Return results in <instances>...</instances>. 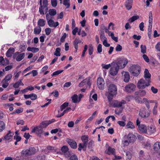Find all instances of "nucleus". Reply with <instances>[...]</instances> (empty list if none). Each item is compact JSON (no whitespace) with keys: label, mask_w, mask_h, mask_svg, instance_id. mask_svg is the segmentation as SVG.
Listing matches in <instances>:
<instances>
[{"label":"nucleus","mask_w":160,"mask_h":160,"mask_svg":"<svg viewBox=\"0 0 160 160\" xmlns=\"http://www.w3.org/2000/svg\"><path fill=\"white\" fill-rule=\"evenodd\" d=\"M117 88L116 85L110 84L108 87V92H106V95L109 102L112 101L113 97L117 93Z\"/></svg>","instance_id":"f257e3e1"},{"label":"nucleus","mask_w":160,"mask_h":160,"mask_svg":"<svg viewBox=\"0 0 160 160\" xmlns=\"http://www.w3.org/2000/svg\"><path fill=\"white\" fill-rule=\"evenodd\" d=\"M40 7L39 8V12L41 15H44V9L46 11V12H48V1L47 0H43L42 4V0H40Z\"/></svg>","instance_id":"f03ea898"},{"label":"nucleus","mask_w":160,"mask_h":160,"mask_svg":"<svg viewBox=\"0 0 160 160\" xmlns=\"http://www.w3.org/2000/svg\"><path fill=\"white\" fill-rule=\"evenodd\" d=\"M140 67L138 65H133L129 69L130 72L134 76H138L140 73Z\"/></svg>","instance_id":"7ed1b4c3"},{"label":"nucleus","mask_w":160,"mask_h":160,"mask_svg":"<svg viewBox=\"0 0 160 160\" xmlns=\"http://www.w3.org/2000/svg\"><path fill=\"white\" fill-rule=\"evenodd\" d=\"M150 82L149 80H146L145 79H141L138 81L137 87L140 89H144L146 87L150 85Z\"/></svg>","instance_id":"20e7f679"},{"label":"nucleus","mask_w":160,"mask_h":160,"mask_svg":"<svg viewBox=\"0 0 160 160\" xmlns=\"http://www.w3.org/2000/svg\"><path fill=\"white\" fill-rule=\"evenodd\" d=\"M111 67L110 70V73L112 76H115L118 73L119 68L117 64L114 62L111 63Z\"/></svg>","instance_id":"39448f33"},{"label":"nucleus","mask_w":160,"mask_h":160,"mask_svg":"<svg viewBox=\"0 0 160 160\" xmlns=\"http://www.w3.org/2000/svg\"><path fill=\"white\" fill-rule=\"evenodd\" d=\"M36 152L35 148L33 147H30L26 150H23L22 152V154L25 156H28L33 154Z\"/></svg>","instance_id":"423d86ee"},{"label":"nucleus","mask_w":160,"mask_h":160,"mask_svg":"<svg viewBox=\"0 0 160 160\" xmlns=\"http://www.w3.org/2000/svg\"><path fill=\"white\" fill-rule=\"evenodd\" d=\"M128 62V60L127 59L123 58L118 59L117 62L116 63V64H117V66H118L119 68H122L125 67Z\"/></svg>","instance_id":"0eeeda50"},{"label":"nucleus","mask_w":160,"mask_h":160,"mask_svg":"<svg viewBox=\"0 0 160 160\" xmlns=\"http://www.w3.org/2000/svg\"><path fill=\"white\" fill-rule=\"evenodd\" d=\"M25 56V53H20L19 52H16L13 56V58H15L17 61H20L22 60L24 58Z\"/></svg>","instance_id":"6e6552de"},{"label":"nucleus","mask_w":160,"mask_h":160,"mask_svg":"<svg viewBox=\"0 0 160 160\" xmlns=\"http://www.w3.org/2000/svg\"><path fill=\"white\" fill-rule=\"evenodd\" d=\"M136 88L135 85L133 83H129L125 87L124 91L127 92H133Z\"/></svg>","instance_id":"1a4fd4ad"},{"label":"nucleus","mask_w":160,"mask_h":160,"mask_svg":"<svg viewBox=\"0 0 160 160\" xmlns=\"http://www.w3.org/2000/svg\"><path fill=\"white\" fill-rule=\"evenodd\" d=\"M42 129L39 126L36 127L32 129L31 132L35 133L36 134H37L38 136L41 137V134L43 132Z\"/></svg>","instance_id":"9d476101"},{"label":"nucleus","mask_w":160,"mask_h":160,"mask_svg":"<svg viewBox=\"0 0 160 160\" xmlns=\"http://www.w3.org/2000/svg\"><path fill=\"white\" fill-rule=\"evenodd\" d=\"M97 85L100 89H103L104 87V82L103 79L102 78H99L97 79Z\"/></svg>","instance_id":"9b49d317"},{"label":"nucleus","mask_w":160,"mask_h":160,"mask_svg":"<svg viewBox=\"0 0 160 160\" xmlns=\"http://www.w3.org/2000/svg\"><path fill=\"white\" fill-rule=\"evenodd\" d=\"M139 114L141 117L142 118H147L149 116V113L148 112H146V109L145 108L140 110Z\"/></svg>","instance_id":"f8f14e48"},{"label":"nucleus","mask_w":160,"mask_h":160,"mask_svg":"<svg viewBox=\"0 0 160 160\" xmlns=\"http://www.w3.org/2000/svg\"><path fill=\"white\" fill-rule=\"evenodd\" d=\"M61 150L66 157H69L70 154L68 151V148L67 146H63L61 148Z\"/></svg>","instance_id":"ddd939ff"},{"label":"nucleus","mask_w":160,"mask_h":160,"mask_svg":"<svg viewBox=\"0 0 160 160\" xmlns=\"http://www.w3.org/2000/svg\"><path fill=\"white\" fill-rule=\"evenodd\" d=\"M122 74L123 76L124 81L126 82H128L130 79V76L129 73L123 71L122 72Z\"/></svg>","instance_id":"4468645a"},{"label":"nucleus","mask_w":160,"mask_h":160,"mask_svg":"<svg viewBox=\"0 0 160 160\" xmlns=\"http://www.w3.org/2000/svg\"><path fill=\"white\" fill-rule=\"evenodd\" d=\"M136 138V136L131 133H129L127 136V139L129 141V142L133 143L134 142Z\"/></svg>","instance_id":"2eb2a0df"},{"label":"nucleus","mask_w":160,"mask_h":160,"mask_svg":"<svg viewBox=\"0 0 160 160\" xmlns=\"http://www.w3.org/2000/svg\"><path fill=\"white\" fill-rule=\"evenodd\" d=\"M126 103V102L124 100H122L121 102L115 101L113 102V107L114 108L121 107L122 104H125Z\"/></svg>","instance_id":"dca6fc26"},{"label":"nucleus","mask_w":160,"mask_h":160,"mask_svg":"<svg viewBox=\"0 0 160 160\" xmlns=\"http://www.w3.org/2000/svg\"><path fill=\"white\" fill-rule=\"evenodd\" d=\"M48 24L49 27H51L56 28L59 25V23L58 22H54V21L50 19L47 22Z\"/></svg>","instance_id":"f3484780"},{"label":"nucleus","mask_w":160,"mask_h":160,"mask_svg":"<svg viewBox=\"0 0 160 160\" xmlns=\"http://www.w3.org/2000/svg\"><path fill=\"white\" fill-rule=\"evenodd\" d=\"M67 141L72 148L75 149L77 148V144L75 141L72 139H69L67 140Z\"/></svg>","instance_id":"a211bd4d"},{"label":"nucleus","mask_w":160,"mask_h":160,"mask_svg":"<svg viewBox=\"0 0 160 160\" xmlns=\"http://www.w3.org/2000/svg\"><path fill=\"white\" fill-rule=\"evenodd\" d=\"M138 130L141 132L146 133L147 132V128L146 125L142 124L138 128Z\"/></svg>","instance_id":"6ab92c4d"},{"label":"nucleus","mask_w":160,"mask_h":160,"mask_svg":"<svg viewBox=\"0 0 160 160\" xmlns=\"http://www.w3.org/2000/svg\"><path fill=\"white\" fill-rule=\"evenodd\" d=\"M144 77L146 80H149V81L151 82L150 78L151 75L149 72L148 70L147 69H145L144 72Z\"/></svg>","instance_id":"aec40b11"},{"label":"nucleus","mask_w":160,"mask_h":160,"mask_svg":"<svg viewBox=\"0 0 160 160\" xmlns=\"http://www.w3.org/2000/svg\"><path fill=\"white\" fill-rule=\"evenodd\" d=\"M132 0H127L125 3V6L127 9L128 10H130L132 8Z\"/></svg>","instance_id":"412c9836"},{"label":"nucleus","mask_w":160,"mask_h":160,"mask_svg":"<svg viewBox=\"0 0 160 160\" xmlns=\"http://www.w3.org/2000/svg\"><path fill=\"white\" fill-rule=\"evenodd\" d=\"M15 52V49L13 48H10L6 53V56L8 58H10Z\"/></svg>","instance_id":"4be33fe9"},{"label":"nucleus","mask_w":160,"mask_h":160,"mask_svg":"<svg viewBox=\"0 0 160 160\" xmlns=\"http://www.w3.org/2000/svg\"><path fill=\"white\" fill-rule=\"evenodd\" d=\"M147 131L149 134L153 133L156 131V128L155 126L153 125L150 126L147 128Z\"/></svg>","instance_id":"5701e85b"},{"label":"nucleus","mask_w":160,"mask_h":160,"mask_svg":"<svg viewBox=\"0 0 160 160\" xmlns=\"http://www.w3.org/2000/svg\"><path fill=\"white\" fill-rule=\"evenodd\" d=\"M146 94V92L144 90H140L135 92V94L136 95L141 97L144 96Z\"/></svg>","instance_id":"b1692460"},{"label":"nucleus","mask_w":160,"mask_h":160,"mask_svg":"<svg viewBox=\"0 0 160 160\" xmlns=\"http://www.w3.org/2000/svg\"><path fill=\"white\" fill-rule=\"evenodd\" d=\"M14 135L13 132L9 131L8 132L4 137V139L6 140H9L12 138V136Z\"/></svg>","instance_id":"393cba45"},{"label":"nucleus","mask_w":160,"mask_h":160,"mask_svg":"<svg viewBox=\"0 0 160 160\" xmlns=\"http://www.w3.org/2000/svg\"><path fill=\"white\" fill-rule=\"evenodd\" d=\"M81 42V41L78 38H76L73 42V44L74 46V48L77 51L78 49V44L80 43Z\"/></svg>","instance_id":"a878e982"},{"label":"nucleus","mask_w":160,"mask_h":160,"mask_svg":"<svg viewBox=\"0 0 160 160\" xmlns=\"http://www.w3.org/2000/svg\"><path fill=\"white\" fill-rule=\"evenodd\" d=\"M46 21L43 19H39L38 22V25L39 27H42L45 26Z\"/></svg>","instance_id":"bb28decb"},{"label":"nucleus","mask_w":160,"mask_h":160,"mask_svg":"<svg viewBox=\"0 0 160 160\" xmlns=\"http://www.w3.org/2000/svg\"><path fill=\"white\" fill-rule=\"evenodd\" d=\"M48 125L49 123L48 122V121H45L42 122L39 126L42 129L46 128Z\"/></svg>","instance_id":"cd10ccee"},{"label":"nucleus","mask_w":160,"mask_h":160,"mask_svg":"<svg viewBox=\"0 0 160 160\" xmlns=\"http://www.w3.org/2000/svg\"><path fill=\"white\" fill-rule=\"evenodd\" d=\"M12 75L11 74H9L7 75L4 79L2 80V82H7L9 81L12 78Z\"/></svg>","instance_id":"c85d7f7f"},{"label":"nucleus","mask_w":160,"mask_h":160,"mask_svg":"<svg viewBox=\"0 0 160 160\" xmlns=\"http://www.w3.org/2000/svg\"><path fill=\"white\" fill-rule=\"evenodd\" d=\"M39 50V49L38 48L34 47H28L27 48V50L28 51H31L33 53H35L38 52Z\"/></svg>","instance_id":"c756f323"},{"label":"nucleus","mask_w":160,"mask_h":160,"mask_svg":"<svg viewBox=\"0 0 160 160\" xmlns=\"http://www.w3.org/2000/svg\"><path fill=\"white\" fill-rule=\"evenodd\" d=\"M41 28L40 27H36L34 29V33L35 34H39L41 31Z\"/></svg>","instance_id":"7c9ffc66"},{"label":"nucleus","mask_w":160,"mask_h":160,"mask_svg":"<svg viewBox=\"0 0 160 160\" xmlns=\"http://www.w3.org/2000/svg\"><path fill=\"white\" fill-rule=\"evenodd\" d=\"M115 152V149L114 148H112L111 147H109L107 152V153L109 155L113 154Z\"/></svg>","instance_id":"2f4dec72"},{"label":"nucleus","mask_w":160,"mask_h":160,"mask_svg":"<svg viewBox=\"0 0 160 160\" xmlns=\"http://www.w3.org/2000/svg\"><path fill=\"white\" fill-rule=\"evenodd\" d=\"M49 13L51 16H54L57 13L56 11L54 9H50L49 10Z\"/></svg>","instance_id":"473e14b6"},{"label":"nucleus","mask_w":160,"mask_h":160,"mask_svg":"<svg viewBox=\"0 0 160 160\" xmlns=\"http://www.w3.org/2000/svg\"><path fill=\"white\" fill-rule=\"evenodd\" d=\"M139 16L138 15L133 16L131 18H129V19L128 20V21L130 22H132L136 20L139 19Z\"/></svg>","instance_id":"72a5a7b5"},{"label":"nucleus","mask_w":160,"mask_h":160,"mask_svg":"<svg viewBox=\"0 0 160 160\" xmlns=\"http://www.w3.org/2000/svg\"><path fill=\"white\" fill-rule=\"evenodd\" d=\"M106 27L104 26L103 24H102L100 27L99 31V34L104 33V31L106 29Z\"/></svg>","instance_id":"f704fd0d"},{"label":"nucleus","mask_w":160,"mask_h":160,"mask_svg":"<svg viewBox=\"0 0 160 160\" xmlns=\"http://www.w3.org/2000/svg\"><path fill=\"white\" fill-rule=\"evenodd\" d=\"M5 124L2 121H0V132H2L5 128Z\"/></svg>","instance_id":"c9c22d12"},{"label":"nucleus","mask_w":160,"mask_h":160,"mask_svg":"<svg viewBox=\"0 0 160 160\" xmlns=\"http://www.w3.org/2000/svg\"><path fill=\"white\" fill-rule=\"evenodd\" d=\"M152 16L151 11L149 13V25L152 26Z\"/></svg>","instance_id":"e433bc0d"},{"label":"nucleus","mask_w":160,"mask_h":160,"mask_svg":"<svg viewBox=\"0 0 160 160\" xmlns=\"http://www.w3.org/2000/svg\"><path fill=\"white\" fill-rule=\"evenodd\" d=\"M71 98L72 101L74 103H76L78 102V96L77 94H74L73 96H72V97Z\"/></svg>","instance_id":"4c0bfd02"},{"label":"nucleus","mask_w":160,"mask_h":160,"mask_svg":"<svg viewBox=\"0 0 160 160\" xmlns=\"http://www.w3.org/2000/svg\"><path fill=\"white\" fill-rule=\"evenodd\" d=\"M61 49L59 48H57L56 49L54 53V55L57 56H60L61 55L60 52Z\"/></svg>","instance_id":"58836bf2"},{"label":"nucleus","mask_w":160,"mask_h":160,"mask_svg":"<svg viewBox=\"0 0 160 160\" xmlns=\"http://www.w3.org/2000/svg\"><path fill=\"white\" fill-rule=\"evenodd\" d=\"M156 104H155L152 110V113L154 115H156L157 113V109L158 107L157 103L155 102Z\"/></svg>","instance_id":"ea45409f"},{"label":"nucleus","mask_w":160,"mask_h":160,"mask_svg":"<svg viewBox=\"0 0 160 160\" xmlns=\"http://www.w3.org/2000/svg\"><path fill=\"white\" fill-rule=\"evenodd\" d=\"M128 128L133 129L135 128V126L133 123L131 121H129L126 126Z\"/></svg>","instance_id":"a19ab883"},{"label":"nucleus","mask_w":160,"mask_h":160,"mask_svg":"<svg viewBox=\"0 0 160 160\" xmlns=\"http://www.w3.org/2000/svg\"><path fill=\"white\" fill-rule=\"evenodd\" d=\"M152 28V25H148V35L149 38H150L151 37Z\"/></svg>","instance_id":"79ce46f5"},{"label":"nucleus","mask_w":160,"mask_h":160,"mask_svg":"<svg viewBox=\"0 0 160 160\" xmlns=\"http://www.w3.org/2000/svg\"><path fill=\"white\" fill-rule=\"evenodd\" d=\"M141 52L143 53L144 54L146 52V47L145 45H141Z\"/></svg>","instance_id":"37998d69"},{"label":"nucleus","mask_w":160,"mask_h":160,"mask_svg":"<svg viewBox=\"0 0 160 160\" xmlns=\"http://www.w3.org/2000/svg\"><path fill=\"white\" fill-rule=\"evenodd\" d=\"M47 149L48 150L53 152H56V150L55 148L51 146H47Z\"/></svg>","instance_id":"c03bdc74"},{"label":"nucleus","mask_w":160,"mask_h":160,"mask_svg":"<svg viewBox=\"0 0 160 160\" xmlns=\"http://www.w3.org/2000/svg\"><path fill=\"white\" fill-rule=\"evenodd\" d=\"M23 108H20L17 109L15 111L13 112L11 114H15L16 113H17L18 114L22 112L23 111Z\"/></svg>","instance_id":"a18cd8bd"},{"label":"nucleus","mask_w":160,"mask_h":160,"mask_svg":"<svg viewBox=\"0 0 160 160\" xmlns=\"http://www.w3.org/2000/svg\"><path fill=\"white\" fill-rule=\"evenodd\" d=\"M63 71V70H57L53 73L52 74V76H54L57 75L59 74H60Z\"/></svg>","instance_id":"49530a36"},{"label":"nucleus","mask_w":160,"mask_h":160,"mask_svg":"<svg viewBox=\"0 0 160 160\" xmlns=\"http://www.w3.org/2000/svg\"><path fill=\"white\" fill-rule=\"evenodd\" d=\"M68 102H65L60 107V109L61 111H62L65 108L68 106Z\"/></svg>","instance_id":"de8ad7c7"},{"label":"nucleus","mask_w":160,"mask_h":160,"mask_svg":"<svg viewBox=\"0 0 160 160\" xmlns=\"http://www.w3.org/2000/svg\"><path fill=\"white\" fill-rule=\"evenodd\" d=\"M102 68H103L108 69L111 66V64H102Z\"/></svg>","instance_id":"09e8293b"},{"label":"nucleus","mask_w":160,"mask_h":160,"mask_svg":"<svg viewBox=\"0 0 160 160\" xmlns=\"http://www.w3.org/2000/svg\"><path fill=\"white\" fill-rule=\"evenodd\" d=\"M37 98V95L33 93L31 94L30 99L32 100H34Z\"/></svg>","instance_id":"8fccbe9b"},{"label":"nucleus","mask_w":160,"mask_h":160,"mask_svg":"<svg viewBox=\"0 0 160 160\" xmlns=\"http://www.w3.org/2000/svg\"><path fill=\"white\" fill-rule=\"evenodd\" d=\"M93 47L92 46V45H90L89 46V47L88 48V51H89V54L90 55H91L93 52Z\"/></svg>","instance_id":"3c124183"},{"label":"nucleus","mask_w":160,"mask_h":160,"mask_svg":"<svg viewBox=\"0 0 160 160\" xmlns=\"http://www.w3.org/2000/svg\"><path fill=\"white\" fill-rule=\"evenodd\" d=\"M51 3L52 6L53 7H55L57 5V0H51Z\"/></svg>","instance_id":"603ef678"},{"label":"nucleus","mask_w":160,"mask_h":160,"mask_svg":"<svg viewBox=\"0 0 160 160\" xmlns=\"http://www.w3.org/2000/svg\"><path fill=\"white\" fill-rule=\"evenodd\" d=\"M123 109V108H121L119 109H116L115 111V113L117 114H121L122 112V110Z\"/></svg>","instance_id":"864d4df0"},{"label":"nucleus","mask_w":160,"mask_h":160,"mask_svg":"<svg viewBox=\"0 0 160 160\" xmlns=\"http://www.w3.org/2000/svg\"><path fill=\"white\" fill-rule=\"evenodd\" d=\"M103 45L106 47H109L110 46V44L108 43L107 39H105L103 41Z\"/></svg>","instance_id":"5fc2aeb1"},{"label":"nucleus","mask_w":160,"mask_h":160,"mask_svg":"<svg viewBox=\"0 0 160 160\" xmlns=\"http://www.w3.org/2000/svg\"><path fill=\"white\" fill-rule=\"evenodd\" d=\"M46 34L47 35H49L51 32V29L49 28H47L45 29Z\"/></svg>","instance_id":"6e6d98bb"},{"label":"nucleus","mask_w":160,"mask_h":160,"mask_svg":"<svg viewBox=\"0 0 160 160\" xmlns=\"http://www.w3.org/2000/svg\"><path fill=\"white\" fill-rule=\"evenodd\" d=\"M63 4L65 6H67V8H69L70 6V4L68 2V0H63Z\"/></svg>","instance_id":"4d7b16f0"},{"label":"nucleus","mask_w":160,"mask_h":160,"mask_svg":"<svg viewBox=\"0 0 160 160\" xmlns=\"http://www.w3.org/2000/svg\"><path fill=\"white\" fill-rule=\"evenodd\" d=\"M102 45L101 44H98L97 47V51L98 52L100 53L102 52Z\"/></svg>","instance_id":"13d9d810"},{"label":"nucleus","mask_w":160,"mask_h":160,"mask_svg":"<svg viewBox=\"0 0 160 160\" xmlns=\"http://www.w3.org/2000/svg\"><path fill=\"white\" fill-rule=\"evenodd\" d=\"M24 123V121L22 120H18L16 121V124L18 125L19 124L23 125Z\"/></svg>","instance_id":"bf43d9fd"},{"label":"nucleus","mask_w":160,"mask_h":160,"mask_svg":"<svg viewBox=\"0 0 160 160\" xmlns=\"http://www.w3.org/2000/svg\"><path fill=\"white\" fill-rule=\"evenodd\" d=\"M122 49V47L120 44H118L116 47L115 49L117 51H120Z\"/></svg>","instance_id":"052dcab7"},{"label":"nucleus","mask_w":160,"mask_h":160,"mask_svg":"<svg viewBox=\"0 0 160 160\" xmlns=\"http://www.w3.org/2000/svg\"><path fill=\"white\" fill-rule=\"evenodd\" d=\"M144 22H142L139 25V28L141 31H144L143 28L144 27Z\"/></svg>","instance_id":"680f3d73"},{"label":"nucleus","mask_w":160,"mask_h":160,"mask_svg":"<svg viewBox=\"0 0 160 160\" xmlns=\"http://www.w3.org/2000/svg\"><path fill=\"white\" fill-rule=\"evenodd\" d=\"M100 35V38L101 41H102L105 39H107V38L105 36L104 33V34H99Z\"/></svg>","instance_id":"e2e57ef3"},{"label":"nucleus","mask_w":160,"mask_h":160,"mask_svg":"<svg viewBox=\"0 0 160 160\" xmlns=\"http://www.w3.org/2000/svg\"><path fill=\"white\" fill-rule=\"evenodd\" d=\"M13 139L14 140H16V141H17V142H18L21 140V137H20L19 136H17L15 135L14 136Z\"/></svg>","instance_id":"0e129e2a"},{"label":"nucleus","mask_w":160,"mask_h":160,"mask_svg":"<svg viewBox=\"0 0 160 160\" xmlns=\"http://www.w3.org/2000/svg\"><path fill=\"white\" fill-rule=\"evenodd\" d=\"M142 57L146 62H149V59L146 54H144L142 55Z\"/></svg>","instance_id":"69168bd1"},{"label":"nucleus","mask_w":160,"mask_h":160,"mask_svg":"<svg viewBox=\"0 0 160 160\" xmlns=\"http://www.w3.org/2000/svg\"><path fill=\"white\" fill-rule=\"evenodd\" d=\"M151 90L154 93H156L158 91V90L157 88H155L154 87L152 86L151 88Z\"/></svg>","instance_id":"338daca9"},{"label":"nucleus","mask_w":160,"mask_h":160,"mask_svg":"<svg viewBox=\"0 0 160 160\" xmlns=\"http://www.w3.org/2000/svg\"><path fill=\"white\" fill-rule=\"evenodd\" d=\"M70 160H78L77 157L75 155H73L70 158Z\"/></svg>","instance_id":"774afa93"}]
</instances>
